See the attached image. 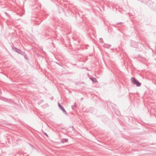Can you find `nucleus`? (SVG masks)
<instances>
[{"label":"nucleus","instance_id":"1","mask_svg":"<svg viewBox=\"0 0 156 156\" xmlns=\"http://www.w3.org/2000/svg\"><path fill=\"white\" fill-rule=\"evenodd\" d=\"M131 80L134 83V84H136L137 86L139 87L140 86L141 83L138 81H137L134 77H132L131 78Z\"/></svg>","mask_w":156,"mask_h":156},{"label":"nucleus","instance_id":"2","mask_svg":"<svg viewBox=\"0 0 156 156\" xmlns=\"http://www.w3.org/2000/svg\"><path fill=\"white\" fill-rule=\"evenodd\" d=\"M58 106L59 107L62 109V110L63 111L64 113L66 115H67V113L66 111H65L64 108L60 105L59 103H58Z\"/></svg>","mask_w":156,"mask_h":156},{"label":"nucleus","instance_id":"3","mask_svg":"<svg viewBox=\"0 0 156 156\" xmlns=\"http://www.w3.org/2000/svg\"><path fill=\"white\" fill-rule=\"evenodd\" d=\"M90 79L94 83H95L97 82V80L95 78H91Z\"/></svg>","mask_w":156,"mask_h":156},{"label":"nucleus","instance_id":"4","mask_svg":"<svg viewBox=\"0 0 156 156\" xmlns=\"http://www.w3.org/2000/svg\"><path fill=\"white\" fill-rule=\"evenodd\" d=\"M68 140L66 139H62L61 142L62 143L67 142Z\"/></svg>","mask_w":156,"mask_h":156},{"label":"nucleus","instance_id":"5","mask_svg":"<svg viewBox=\"0 0 156 156\" xmlns=\"http://www.w3.org/2000/svg\"><path fill=\"white\" fill-rule=\"evenodd\" d=\"M105 47H106L107 48H109L110 47L111 45H107V44H105Z\"/></svg>","mask_w":156,"mask_h":156},{"label":"nucleus","instance_id":"6","mask_svg":"<svg viewBox=\"0 0 156 156\" xmlns=\"http://www.w3.org/2000/svg\"><path fill=\"white\" fill-rule=\"evenodd\" d=\"M44 134L47 136H48V134L46 133H44Z\"/></svg>","mask_w":156,"mask_h":156},{"label":"nucleus","instance_id":"7","mask_svg":"<svg viewBox=\"0 0 156 156\" xmlns=\"http://www.w3.org/2000/svg\"><path fill=\"white\" fill-rule=\"evenodd\" d=\"M100 40H102V39L101 38H100Z\"/></svg>","mask_w":156,"mask_h":156},{"label":"nucleus","instance_id":"8","mask_svg":"<svg viewBox=\"0 0 156 156\" xmlns=\"http://www.w3.org/2000/svg\"><path fill=\"white\" fill-rule=\"evenodd\" d=\"M16 51V52H17V53H20L18 52V51Z\"/></svg>","mask_w":156,"mask_h":156},{"label":"nucleus","instance_id":"9","mask_svg":"<svg viewBox=\"0 0 156 156\" xmlns=\"http://www.w3.org/2000/svg\"><path fill=\"white\" fill-rule=\"evenodd\" d=\"M75 105L76 104V103H74V105H75Z\"/></svg>","mask_w":156,"mask_h":156}]
</instances>
